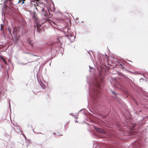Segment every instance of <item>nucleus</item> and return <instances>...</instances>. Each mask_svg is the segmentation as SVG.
Masks as SVG:
<instances>
[{
    "label": "nucleus",
    "mask_w": 148,
    "mask_h": 148,
    "mask_svg": "<svg viewBox=\"0 0 148 148\" xmlns=\"http://www.w3.org/2000/svg\"><path fill=\"white\" fill-rule=\"evenodd\" d=\"M89 94L90 99L94 101H97L101 96V92L100 85L98 79L95 78L91 83L89 84Z\"/></svg>",
    "instance_id": "1"
},
{
    "label": "nucleus",
    "mask_w": 148,
    "mask_h": 148,
    "mask_svg": "<svg viewBox=\"0 0 148 148\" xmlns=\"http://www.w3.org/2000/svg\"><path fill=\"white\" fill-rule=\"evenodd\" d=\"M48 45L51 46V54L53 56L56 55L58 50L61 46V44L58 42L55 43L50 42L48 43Z\"/></svg>",
    "instance_id": "2"
},
{
    "label": "nucleus",
    "mask_w": 148,
    "mask_h": 148,
    "mask_svg": "<svg viewBox=\"0 0 148 148\" xmlns=\"http://www.w3.org/2000/svg\"><path fill=\"white\" fill-rule=\"evenodd\" d=\"M146 138L141 137L139 140H137L132 144V148H143L142 143L144 141H146Z\"/></svg>",
    "instance_id": "3"
},
{
    "label": "nucleus",
    "mask_w": 148,
    "mask_h": 148,
    "mask_svg": "<svg viewBox=\"0 0 148 148\" xmlns=\"http://www.w3.org/2000/svg\"><path fill=\"white\" fill-rule=\"evenodd\" d=\"M109 139L107 141L110 143L117 144V140L118 139V137L116 134H112L109 136Z\"/></svg>",
    "instance_id": "4"
},
{
    "label": "nucleus",
    "mask_w": 148,
    "mask_h": 148,
    "mask_svg": "<svg viewBox=\"0 0 148 148\" xmlns=\"http://www.w3.org/2000/svg\"><path fill=\"white\" fill-rule=\"evenodd\" d=\"M94 129L96 130L97 132L100 134V136H103L101 137V138H103L106 135V134L105 131L102 129H101L95 126H93Z\"/></svg>",
    "instance_id": "5"
},
{
    "label": "nucleus",
    "mask_w": 148,
    "mask_h": 148,
    "mask_svg": "<svg viewBox=\"0 0 148 148\" xmlns=\"http://www.w3.org/2000/svg\"><path fill=\"white\" fill-rule=\"evenodd\" d=\"M147 117H148V116H147L145 117H143L142 119H141V120L140 121H138V123L139 124V125H140V126H140L144 124V123L145 122L144 121V120Z\"/></svg>",
    "instance_id": "6"
},
{
    "label": "nucleus",
    "mask_w": 148,
    "mask_h": 148,
    "mask_svg": "<svg viewBox=\"0 0 148 148\" xmlns=\"http://www.w3.org/2000/svg\"><path fill=\"white\" fill-rule=\"evenodd\" d=\"M66 36L71 42H73L74 41L75 38V36H74L71 34L69 36Z\"/></svg>",
    "instance_id": "7"
},
{
    "label": "nucleus",
    "mask_w": 148,
    "mask_h": 148,
    "mask_svg": "<svg viewBox=\"0 0 148 148\" xmlns=\"http://www.w3.org/2000/svg\"><path fill=\"white\" fill-rule=\"evenodd\" d=\"M42 11L43 12L42 13V14H43L44 16H48L47 11L45 10L44 8H42Z\"/></svg>",
    "instance_id": "8"
},
{
    "label": "nucleus",
    "mask_w": 148,
    "mask_h": 148,
    "mask_svg": "<svg viewBox=\"0 0 148 148\" xmlns=\"http://www.w3.org/2000/svg\"><path fill=\"white\" fill-rule=\"evenodd\" d=\"M103 148H116L114 146L109 145H106L104 146Z\"/></svg>",
    "instance_id": "9"
},
{
    "label": "nucleus",
    "mask_w": 148,
    "mask_h": 148,
    "mask_svg": "<svg viewBox=\"0 0 148 148\" xmlns=\"http://www.w3.org/2000/svg\"><path fill=\"white\" fill-rule=\"evenodd\" d=\"M37 31L39 33L40 32V31L41 30V29L39 28V25L38 23H37Z\"/></svg>",
    "instance_id": "10"
},
{
    "label": "nucleus",
    "mask_w": 148,
    "mask_h": 148,
    "mask_svg": "<svg viewBox=\"0 0 148 148\" xmlns=\"http://www.w3.org/2000/svg\"><path fill=\"white\" fill-rule=\"evenodd\" d=\"M40 84L42 88L45 89V86L43 83L41 82V83H40Z\"/></svg>",
    "instance_id": "11"
},
{
    "label": "nucleus",
    "mask_w": 148,
    "mask_h": 148,
    "mask_svg": "<svg viewBox=\"0 0 148 148\" xmlns=\"http://www.w3.org/2000/svg\"><path fill=\"white\" fill-rule=\"evenodd\" d=\"M27 43L28 44H30L32 47L33 46V44L31 43V40H29V38L28 39V40L27 41Z\"/></svg>",
    "instance_id": "12"
},
{
    "label": "nucleus",
    "mask_w": 148,
    "mask_h": 148,
    "mask_svg": "<svg viewBox=\"0 0 148 148\" xmlns=\"http://www.w3.org/2000/svg\"><path fill=\"white\" fill-rule=\"evenodd\" d=\"M0 59H1L5 64H7V63L6 62L5 60L1 56H0Z\"/></svg>",
    "instance_id": "13"
},
{
    "label": "nucleus",
    "mask_w": 148,
    "mask_h": 148,
    "mask_svg": "<svg viewBox=\"0 0 148 148\" xmlns=\"http://www.w3.org/2000/svg\"><path fill=\"white\" fill-rule=\"evenodd\" d=\"M133 113L134 114V115L135 117L136 116L138 117V116H139V115L137 113V111H136V110H134L133 111Z\"/></svg>",
    "instance_id": "14"
},
{
    "label": "nucleus",
    "mask_w": 148,
    "mask_h": 148,
    "mask_svg": "<svg viewBox=\"0 0 148 148\" xmlns=\"http://www.w3.org/2000/svg\"><path fill=\"white\" fill-rule=\"evenodd\" d=\"M8 30V31L9 34H10V35L12 36V35L11 34V28L10 27H8L7 28Z\"/></svg>",
    "instance_id": "15"
},
{
    "label": "nucleus",
    "mask_w": 148,
    "mask_h": 148,
    "mask_svg": "<svg viewBox=\"0 0 148 148\" xmlns=\"http://www.w3.org/2000/svg\"><path fill=\"white\" fill-rule=\"evenodd\" d=\"M5 91V90H3V91H0V95L1 94L2 95H4V92Z\"/></svg>",
    "instance_id": "16"
},
{
    "label": "nucleus",
    "mask_w": 148,
    "mask_h": 148,
    "mask_svg": "<svg viewBox=\"0 0 148 148\" xmlns=\"http://www.w3.org/2000/svg\"><path fill=\"white\" fill-rule=\"evenodd\" d=\"M111 92L114 95H117L116 93L114 91L112 90H111Z\"/></svg>",
    "instance_id": "17"
},
{
    "label": "nucleus",
    "mask_w": 148,
    "mask_h": 148,
    "mask_svg": "<svg viewBox=\"0 0 148 148\" xmlns=\"http://www.w3.org/2000/svg\"><path fill=\"white\" fill-rule=\"evenodd\" d=\"M136 123H134V124H133V125H132V126L133 127V128L135 129V128H136Z\"/></svg>",
    "instance_id": "18"
},
{
    "label": "nucleus",
    "mask_w": 148,
    "mask_h": 148,
    "mask_svg": "<svg viewBox=\"0 0 148 148\" xmlns=\"http://www.w3.org/2000/svg\"><path fill=\"white\" fill-rule=\"evenodd\" d=\"M27 63H19V64L22 65H25L27 64Z\"/></svg>",
    "instance_id": "19"
},
{
    "label": "nucleus",
    "mask_w": 148,
    "mask_h": 148,
    "mask_svg": "<svg viewBox=\"0 0 148 148\" xmlns=\"http://www.w3.org/2000/svg\"><path fill=\"white\" fill-rule=\"evenodd\" d=\"M70 114L71 115L73 116H77L78 115V113H75V115L72 114L70 113Z\"/></svg>",
    "instance_id": "20"
},
{
    "label": "nucleus",
    "mask_w": 148,
    "mask_h": 148,
    "mask_svg": "<svg viewBox=\"0 0 148 148\" xmlns=\"http://www.w3.org/2000/svg\"><path fill=\"white\" fill-rule=\"evenodd\" d=\"M15 32H16V31H15V29L14 28L13 29V34H14V33Z\"/></svg>",
    "instance_id": "21"
},
{
    "label": "nucleus",
    "mask_w": 148,
    "mask_h": 148,
    "mask_svg": "<svg viewBox=\"0 0 148 148\" xmlns=\"http://www.w3.org/2000/svg\"><path fill=\"white\" fill-rule=\"evenodd\" d=\"M90 51H91V52H92V51L91 50H90L89 51H88V54H89V55H90V56H91V53L90 52Z\"/></svg>",
    "instance_id": "22"
},
{
    "label": "nucleus",
    "mask_w": 148,
    "mask_h": 148,
    "mask_svg": "<svg viewBox=\"0 0 148 148\" xmlns=\"http://www.w3.org/2000/svg\"><path fill=\"white\" fill-rule=\"evenodd\" d=\"M24 53L25 54H30V55H31V54H32L31 53H28V52H24Z\"/></svg>",
    "instance_id": "23"
},
{
    "label": "nucleus",
    "mask_w": 148,
    "mask_h": 148,
    "mask_svg": "<svg viewBox=\"0 0 148 148\" xmlns=\"http://www.w3.org/2000/svg\"><path fill=\"white\" fill-rule=\"evenodd\" d=\"M21 1H22L21 3L22 4H24L25 3L24 0H21Z\"/></svg>",
    "instance_id": "24"
},
{
    "label": "nucleus",
    "mask_w": 148,
    "mask_h": 148,
    "mask_svg": "<svg viewBox=\"0 0 148 148\" xmlns=\"http://www.w3.org/2000/svg\"><path fill=\"white\" fill-rule=\"evenodd\" d=\"M31 55L32 56H36V55H35L33 54H32H32H31Z\"/></svg>",
    "instance_id": "25"
},
{
    "label": "nucleus",
    "mask_w": 148,
    "mask_h": 148,
    "mask_svg": "<svg viewBox=\"0 0 148 148\" xmlns=\"http://www.w3.org/2000/svg\"><path fill=\"white\" fill-rule=\"evenodd\" d=\"M10 100H9V106H10V109H10Z\"/></svg>",
    "instance_id": "26"
},
{
    "label": "nucleus",
    "mask_w": 148,
    "mask_h": 148,
    "mask_svg": "<svg viewBox=\"0 0 148 148\" xmlns=\"http://www.w3.org/2000/svg\"><path fill=\"white\" fill-rule=\"evenodd\" d=\"M31 127L33 129V132H34V130L33 129V127L32 126H31Z\"/></svg>",
    "instance_id": "27"
},
{
    "label": "nucleus",
    "mask_w": 148,
    "mask_h": 148,
    "mask_svg": "<svg viewBox=\"0 0 148 148\" xmlns=\"http://www.w3.org/2000/svg\"><path fill=\"white\" fill-rule=\"evenodd\" d=\"M57 133L58 134V136H59V135H61L60 134V133L59 132H57Z\"/></svg>",
    "instance_id": "28"
},
{
    "label": "nucleus",
    "mask_w": 148,
    "mask_h": 148,
    "mask_svg": "<svg viewBox=\"0 0 148 148\" xmlns=\"http://www.w3.org/2000/svg\"><path fill=\"white\" fill-rule=\"evenodd\" d=\"M4 5L5 6V9H6L8 7V6L7 5Z\"/></svg>",
    "instance_id": "29"
},
{
    "label": "nucleus",
    "mask_w": 148,
    "mask_h": 148,
    "mask_svg": "<svg viewBox=\"0 0 148 148\" xmlns=\"http://www.w3.org/2000/svg\"><path fill=\"white\" fill-rule=\"evenodd\" d=\"M3 25H2V24H1V30L2 29V26H3Z\"/></svg>",
    "instance_id": "30"
},
{
    "label": "nucleus",
    "mask_w": 148,
    "mask_h": 148,
    "mask_svg": "<svg viewBox=\"0 0 148 148\" xmlns=\"http://www.w3.org/2000/svg\"><path fill=\"white\" fill-rule=\"evenodd\" d=\"M3 68V66L1 65H0V69Z\"/></svg>",
    "instance_id": "31"
},
{
    "label": "nucleus",
    "mask_w": 148,
    "mask_h": 148,
    "mask_svg": "<svg viewBox=\"0 0 148 148\" xmlns=\"http://www.w3.org/2000/svg\"><path fill=\"white\" fill-rule=\"evenodd\" d=\"M126 122H127V124L129 126H130V124H129L128 123V122H127L126 121Z\"/></svg>",
    "instance_id": "32"
},
{
    "label": "nucleus",
    "mask_w": 148,
    "mask_h": 148,
    "mask_svg": "<svg viewBox=\"0 0 148 148\" xmlns=\"http://www.w3.org/2000/svg\"><path fill=\"white\" fill-rule=\"evenodd\" d=\"M89 67L90 69H92V68L91 66H89Z\"/></svg>",
    "instance_id": "33"
},
{
    "label": "nucleus",
    "mask_w": 148,
    "mask_h": 148,
    "mask_svg": "<svg viewBox=\"0 0 148 148\" xmlns=\"http://www.w3.org/2000/svg\"><path fill=\"white\" fill-rule=\"evenodd\" d=\"M21 1V0H19V1L18 2V3H20Z\"/></svg>",
    "instance_id": "34"
},
{
    "label": "nucleus",
    "mask_w": 148,
    "mask_h": 148,
    "mask_svg": "<svg viewBox=\"0 0 148 148\" xmlns=\"http://www.w3.org/2000/svg\"><path fill=\"white\" fill-rule=\"evenodd\" d=\"M142 112V111L141 110H140L139 111V113H140V112Z\"/></svg>",
    "instance_id": "35"
},
{
    "label": "nucleus",
    "mask_w": 148,
    "mask_h": 148,
    "mask_svg": "<svg viewBox=\"0 0 148 148\" xmlns=\"http://www.w3.org/2000/svg\"><path fill=\"white\" fill-rule=\"evenodd\" d=\"M135 103L136 105H138L136 101H135Z\"/></svg>",
    "instance_id": "36"
},
{
    "label": "nucleus",
    "mask_w": 148,
    "mask_h": 148,
    "mask_svg": "<svg viewBox=\"0 0 148 148\" xmlns=\"http://www.w3.org/2000/svg\"><path fill=\"white\" fill-rule=\"evenodd\" d=\"M82 110H83V109H82V110H80L79 111V112H80L81 111H82Z\"/></svg>",
    "instance_id": "37"
},
{
    "label": "nucleus",
    "mask_w": 148,
    "mask_h": 148,
    "mask_svg": "<svg viewBox=\"0 0 148 148\" xmlns=\"http://www.w3.org/2000/svg\"><path fill=\"white\" fill-rule=\"evenodd\" d=\"M141 80H143V78H141L140 79V81Z\"/></svg>",
    "instance_id": "38"
},
{
    "label": "nucleus",
    "mask_w": 148,
    "mask_h": 148,
    "mask_svg": "<svg viewBox=\"0 0 148 148\" xmlns=\"http://www.w3.org/2000/svg\"><path fill=\"white\" fill-rule=\"evenodd\" d=\"M128 61L130 62H132V61H130V60H128Z\"/></svg>",
    "instance_id": "39"
},
{
    "label": "nucleus",
    "mask_w": 148,
    "mask_h": 148,
    "mask_svg": "<svg viewBox=\"0 0 148 148\" xmlns=\"http://www.w3.org/2000/svg\"><path fill=\"white\" fill-rule=\"evenodd\" d=\"M148 98V95L146 96Z\"/></svg>",
    "instance_id": "40"
},
{
    "label": "nucleus",
    "mask_w": 148,
    "mask_h": 148,
    "mask_svg": "<svg viewBox=\"0 0 148 148\" xmlns=\"http://www.w3.org/2000/svg\"><path fill=\"white\" fill-rule=\"evenodd\" d=\"M77 120L76 121V122H75V123H76L77 122Z\"/></svg>",
    "instance_id": "41"
},
{
    "label": "nucleus",
    "mask_w": 148,
    "mask_h": 148,
    "mask_svg": "<svg viewBox=\"0 0 148 148\" xmlns=\"http://www.w3.org/2000/svg\"><path fill=\"white\" fill-rule=\"evenodd\" d=\"M56 134V133H53V134Z\"/></svg>",
    "instance_id": "42"
},
{
    "label": "nucleus",
    "mask_w": 148,
    "mask_h": 148,
    "mask_svg": "<svg viewBox=\"0 0 148 148\" xmlns=\"http://www.w3.org/2000/svg\"><path fill=\"white\" fill-rule=\"evenodd\" d=\"M120 65H121V66L122 65V64H120Z\"/></svg>",
    "instance_id": "43"
},
{
    "label": "nucleus",
    "mask_w": 148,
    "mask_h": 148,
    "mask_svg": "<svg viewBox=\"0 0 148 148\" xmlns=\"http://www.w3.org/2000/svg\"><path fill=\"white\" fill-rule=\"evenodd\" d=\"M53 5H54V3H53Z\"/></svg>",
    "instance_id": "44"
},
{
    "label": "nucleus",
    "mask_w": 148,
    "mask_h": 148,
    "mask_svg": "<svg viewBox=\"0 0 148 148\" xmlns=\"http://www.w3.org/2000/svg\"><path fill=\"white\" fill-rule=\"evenodd\" d=\"M36 1H38L39 0H36Z\"/></svg>",
    "instance_id": "45"
},
{
    "label": "nucleus",
    "mask_w": 148,
    "mask_h": 148,
    "mask_svg": "<svg viewBox=\"0 0 148 148\" xmlns=\"http://www.w3.org/2000/svg\"><path fill=\"white\" fill-rule=\"evenodd\" d=\"M28 127H29V125H28Z\"/></svg>",
    "instance_id": "46"
},
{
    "label": "nucleus",
    "mask_w": 148,
    "mask_h": 148,
    "mask_svg": "<svg viewBox=\"0 0 148 148\" xmlns=\"http://www.w3.org/2000/svg\"><path fill=\"white\" fill-rule=\"evenodd\" d=\"M35 8L37 10V8Z\"/></svg>",
    "instance_id": "47"
},
{
    "label": "nucleus",
    "mask_w": 148,
    "mask_h": 148,
    "mask_svg": "<svg viewBox=\"0 0 148 148\" xmlns=\"http://www.w3.org/2000/svg\"><path fill=\"white\" fill-rule=\"evenodd\" d=\"M3 14V12H2V14Z\"/></svg>",
    "instance_id": "48"
},
{
    "label": "nucleus",
    "mask_w": 148,
    "mask_h": 148,
    "mask_svg": "<svg viewBox=\"0 0 148 148\" xmlns=\"http://www.w3.org/2000/svg\"><path fill=\"white\" fill-rule=\"evenodd\" d=\"M8 0H7V1H8Z\"/></svg>",
    "instance_id": "49"
}]
</instances>
